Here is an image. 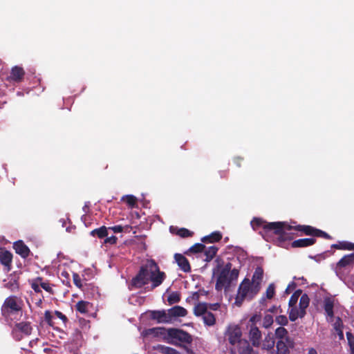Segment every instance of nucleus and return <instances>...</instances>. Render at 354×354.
<instances>
[{"mask_svg":"<svg viewBox=\"0 0 354 354\" xmlns=\"http://www.w3.org/2000/svg\"><path fill=\"white\" fill-rule=\"evenodd\" d=\"M53 315L55 317L56 319H59L64 326H66V323L68 322V318L65 315H64L60 311L55 310Z\"/></svg>","mask_w":354,"mask_h":354,"instance_id":"obj_48","label":"nucleus"},{"mask_svg":"<svg viewBox=\"0 0 354 354\" xmlns=\"http://www.w3.org/2000/svg\"><path fill=\"white\" fill-rule=\"evenodd\" d=\"M243 161V158L240 157V156L235 157L233 159V162H234V163L236 165V166L237 167H241V164H242Z\"/></svg>","mask_w":354,"mask_h":354,"instance_id":"obj_59","label":"nucleus"},{"mask_svg":"<svg viewBox=\"0 0 354 354\" xmlns=\"http://www.w3.org/2000/svg\"><path fill=\"white\" fill-rule=\"evenodd\" d=\"M230 354H256L248 340L242 341L236 347L228 348Z\"/></svg>","mask_w":354,"mask_h":354,"instance_id":"obj_11","label":"nucleus"},{"mask_svg":"<svg viewBox=\"0 0 354 354\" xmlns=\"http://www.w3.org/2000/svg\"><path fill=\"white\" fill-rule=\"evenodd\" d=\"M24 301L21 298L11 295L5 299L1 307V313L6 321L12 320L15 315H22Z\"/></svg>","mask_w":354,"mask_h":354,"instance_id":"obj_3","label":"nucleus"},{"mask_svg":"<svg viewBox=\"0 0 354 354\" xmlns=\"http://www.w3.org/2000/svg\"><path fill=\"white\" fill-rule=\"evenodd\" d=\"M346 338L348 340V344L349 347H353L354 346V336L352 334L351 332L348 331L346 332Z\"/></svg>","mask_w":354,"mask_h":354,"instance_id":"obj_55","label":"nucleus"},{"mask_svg":"<svg viewBox=\"0 0 354 354\" xmlns=\"http://www.w3.org/2000/svg\"><path fill=\"white\" fill-rule=\"evenodd\" d=\"M122 201L125 202L129 207H134L137 203V198L133 195H126L122 196Z\"/></svg>","mask_w":354,"mask_h":354,"instance_id":"obj_38","label":"nucleus"},{"mask_svg":"<svg viewBox=\"0 0 354 354\" xmlns=\"http://www.w3.org/2000/svg\"><path fill=\"white\" fill-rule=\"evenodd\" d=\"M167 330L164 327H155L149 328L145 330L146 335H151L153 337H159L167 333Z\"/></svg>","mask_w":354,"mask_h":354,"instance_id":"obj_30","label":"nucleus"},{"mask_svg":"<svg viewBox=\"0 0 354 354\" xmlns=\"http://www.w3.org/2000/svg\"><path fill=\"white\" fill-rule=\"evenodd\" d=\"M200 290L199 292H194L192 293V295L190 297H188L186 299L187 302L190 303L192 301H198L200 299Z\"/></svg>","mask_w":354,"mask_h":354,"instance_id":"obj_54","label":"nucleus"},{"mask_svg":"<svg viewBox=\"0 0 354 354\" xmlns=\"http://www.w3.org/2000/svg\"><path fill=\"white\" fill-rule=\"evenodd\" d=\"M117 241H118V238L115 236H111L110 237H106L105 239H104V243L105 244H111V245H114L117 243Z\"/></svg>","mask_w":354,"mask_h":354,"instance_id":"obj_56","label":"nucleus"},{"mask_svg":"<svg viewBox=\"0 0 354 354\" xmlns=\"http://www.w3.org/2000/svg\"><path fill=\"white\" fill-rule=\"evenodd\" d=\"M13 248L15 250V252L24 259L27 258L30 252L28 247L22 241H17L15 242L13 244Z\"/></svg>","mask_w":354,"mask_h":354,"instance_id":"obj_18","label":"nucleus"},{"mask_svg":"<svg viewBox=\"0 0 354 354\" xmlns=\"http://www.w3.org/2000/svg\"><path fill=\"white\" fill-rule=\"evenodd\" d=\"M239 274V270L238 269H236V268L232 269L231 268V270L230 271V274H229V277H230L231 283L233 281H235L238 279Z\"/></svg>","mask_w":354,"mask_h":354,"instance_id":"obj_53","label":"nucleus"},{"mask_svg":"<svg viewBox=\"0 0 354 354\" xmlns=\"http://www.w3.org/2000/svg\"><path fill=\"white\" fill-rule=\"evenodd\" d=\"M39 342H41L39 340V339L37 338L35 339H33V340L30 341L29 344H30V346L32 348H33L34 346L37 345V343H39Z\"/></svg>","mask_w":354,"mask_h":354,"instance_id":"obj_62","label":"nucleus"},{"mask_svg":"<svg viewBox=\"0 0 354 354\" xmlns=\"http://www.w3.org/2000/svg\"><path fill=\"white\" fill-rule=\"evenodd\" d=\"M44 321L54 328H58L59 322L56 321L55 317L52 314L50 310H46L44 313Z\"/></svg>","mask_w":354,"mask_h":354,"instance_id":"obj_28","label":"nucleus"},{"mask_svg":"<svg viewBox=\"0 0 354 354\" xmlns=\"http://www.w3.org/2000/svg\"><path fill=\"white\" fill-rule=\"evenodd\" d=\"M274 339L276 340L286 339L289 341L290 339L288 336V330L283 326L278 327L274 331Z\"/></svg>","mask_w":354,"mask_h":354,"instance_id":"obj_25","label":"nucleus"},{"mask_svg":"<svg viewBox=\"0 0 354 354\" xmlns=\"http://www.w3.org/2000/svg\"><path fill=\"white\" fill-rule=\"evenodd\" d=\"M354 261V254H350L347 255H344L337 263V268H345Z\"/></svg>","mask_w":354,"mask_h":354,"instance_id":"obj_24","label":"nucleus"},{"mask_svg":"<svg viewBox=\"0 0 354 354\" xmlns=\"http://www.w3.org/2000/svg\"><path fill=\"white\" fill-rule=\"evenodd\" d=\"M293 228L295 231L299 233L297 234L299 236L306 235L310 236H312L311 238L321 237L326 239H332L331 236L326 232L311 225L299 224L293 225Z\"/></svg>","mask_w":354,"mask_h":354,"instance_id":"obj_5","label":"nucleus"},{"mask_svg":"<svg viewBox=\"0 0 354 354\" xmlns=\"http://www.w3.org/2000/svg\"><path fill=\"white\" fill-rule=\"evenodd\" d=\"M249 337L254 346L259 347L261 345L262 335L257 326H250Z\"/></svg>","mask_w":354,"mask_h":354,"instance_id":"obj_16","label":"nucleus"},{"mask_svg":"<svg viewBox=\"0 0 354 354\" xmlns=\"http://www.w3.org/2000/svg\"><path fill=\"white\" fill-rule=\"evenodd\" d=\"M180 300V294L177 292H171L167 298V301L169 304L171 305L176 303L179 302Z\"/></svg>","mask_w":354,"mask_h":354,"instance_id":"obj_44","label":"nucleus"},{"mask_svg":"<svg viewBox=\"0 0 354 354\" xmlns=\"http://www.w3.org/2000/svg\"><path fill=\"white\" fill-rule=\"evenodd\" d=\"M242 331L241 328L237 325L229 326L225 333V337L231 345L230 347H236L241 342L245 341L241 338Z\"/></svg>","mask_w":354,"mask_h":354,"instance_id":"obj_7","label":"nucleus"},{"mask_svg":"<svg viewBox=\"0 0 354 354\" xmlns=\"http://www.w3.org/2000/svg\"><path fill=\"white\" fill-rule=\"evenodd\" d=\"M12 261V253L8 250L0 248V262L4 266L7 272L10 271L11 269Z\"/></svg>","mask_w":354,"mask_h":354,"instance_id":"obj_15","label":"nucleus"},{"mask_svg":"<svg viewBox=\"0 0 354 354\" xmlns=\"http://www.w3.org/2000/svg\"><path fill=\"white\" fill-rule=\"evenodd\" d=\"M222 239V234L220 232H214L211 234L205 236L201 239L203 243L218 242Z\"/></svg>","mask_w":354,"mask_h":354,"instance_id":"obj_29","label":"nucleus"},{"mask_svg":"<svg viewBox=\"0 0 354 354\" xmlns=\"http://www.w3.org/2000/svg\"><path fill=\"white\" fill-rule=\"evenodd\" d=\"M39 284H40L41 288H42L46 292H48V293H50L51 295L54 294V291L53 290L52 285L48 281H44L43 280V279L41 278V281H40Z\"/></svg>","mask_w":354,"mask_h":354,"instance_id":"obj_46","label":"nucleus"},{"mask_svg":"<svg viewBox=\"0 0 354 354\" xmlns=\"http://www.w3.org/2000/svg\"><path fill=\"white\" fill-rule=\"evenodd\" d=\"M232 263L228 262L225 265V266L220 271V272L217 277V279H216V285H215V289L217 291H221L224 288L225 289H227L230 287L231 281L230 279L229 274H230V271L232 268Z\"/></svg>","mask_w":354,"mask_h":354,"instance_id":"obj_6","label":"nucleus"},{"mask_svg":"<svg viewBox=\"0 0 354 354\" xmlns=\"http://www.w3.org/2000/svg\"><path fill=\"white\" fill-rule=\"evenodd\" d=\"M275 345V339L271 336L270 334L267 335L265 337V339L263 341L261 344V348L263 350L270 351L273 349Z\"/></svg>","mask_w":354,"mask_h":354,"instance_id":"obj_27","label":"nucleus"},{"mask_svg":"<svg viewBox=\"0 0 354 354\" xmlns=\"http://www.w3.org/2000/svg\"><path fill=\"white\" fill-rule=\"evenodd\" d=\"M302 291L301 290H296L290 297L288 302L289 307L293 308L295 307L296 304L297 303L298 299L301 295Z\"/></svg>","mask_w":354,"mask_h":354,"instance_id":"obj_40","label":"nucleus"},{"mask_svg":"<svg viewBox=\"0 0 354 354\" xmlns=\"http://www.w3.org/2000/svg\"><path fill=\"white\" fill-rule=\"evenodd\" d=\"M205 249V245L202 243H195L192 247L189 248L188 251L185 252L186 254L189 253H198L203 252Z\"/></svg>","mask_w":354,"mask_h":354,"instance_id":"obj_41","label":"nucleus"},{"mask_svg":"<svg viewBox=\"0 0 354 354\" xmlns=\"http://www.w3.org/2000/svg\"><path fill=\"white\" fill-rule=\"evenodd\" d=\"M167 334L169 338L183 343L191 344L193 340L192 335L189 333L178 328H168Z\"/></svg>","mask_w":354,"mask_h":354,"instance_id":"obj_8","label":"nucleus"},{"mask_svg":"<svg viewBox=\"0 0 354 354\" xmlns=\"http://www.w3.org/2000/svg\"><path fill=\"white\" fill-rule=\"evenodd\" d=\"M295 286H296L295 283L292 282L290 284H289V285L288 286L287 288H286V290H285V292H286V294H289V293L290 292V290H291V289H294V288H295Z\"/></svg>","mask_w":354,"mask_h":354,"instance_id":"obj_61","label":"nucleus"},{"mask_svg":"<svg viewBox=\"0 0 354 354\" xmlns=\"http://www.w3.org/2000/svg\"><path fill=\"white\" fill-rule=\"evenodd\" d=\"M208 310L207 303L198 302L195 304L194 314L196 317L203 316Z\"/></svg>","mask_w":354,"mask_h":354,"instance_id":"obj_23","label":"nucleus"},{"mask_svg":"<svg viewBox=\"0 0 354 354\" xmlns=\"http://www.w3.org/2000/svg\"><path fill=\"white\" fill-rule=\"evenodd\" d=\"M203 319L204 324L209 326H214L216 323V317H215L214 315L211 312L207 311V313H206L203 316Z\"/></svg>","mask_w":354,"mask_h":354,"instance_id":"obj_37","label":"nucleus"},{"mask_svg":"<svg viewBox=\"0 0 354 354\" xmlns=\"http://www.w3.org/2000/svg\"><path fill=\"white\" fill-rule=\"evenodd\" d=\"M90 303L84 301H80L75 305L76 310L81 313H86L88 312V307Z\"/></svg>","mask_w":354,"mask_h":354,"instance_id":"obj_39","label":"nucleus"},{"mask_svg":"<svg viewBox=\"0 0 354 354\" xmlns=\"http://www.w3.org/2000/svg\"><path fill=\"white\" fill-rule=\"evenodd\" d=\"M299 308H307L309 306L310 299L306 293L300 295Z\"/></svg>","mask_w":354,"mask_h":354,"instance_id":"obj_43","label":"nucleus"},{"mask_svg":"<svg viewBox=\"0 0 354 354\" xmlns=\"http://www.w3.org/2000/svg\"><path fill=\"white\" fill-rule=\"evenodd\" d=\"M275 321L279 325H281V326H286L288 323V318L286 315L277 316L275 319Z\"/></svg>","mask_w":354,"mask_h":354,"instance_id":"obj_50","label":"nucleus"},{"mask_svg":"<svg viewBox=\"0 0 354 354\" xmlns=\"http://www.w3.org/2000/svg\"><path fill=\"white\" fill-rule=\"evenodd\" d=\"M258 285H253L250 280L245 278L240 283L235 298V304L241 306L245 299L252 300L259 293Z\"/></svg>","mask_w":354,"mask_h":354,"instance_id":"obj_4","label":"nucleus"},{"mask_svg":"<svg viewBox=\"0 0 354 354\" xmlns=\"http://www.w3.org/2000/svg\"><path fill=\"white\" fill-rule=\"evenodd\" d=\"M261 319V315L259 314L253 315L249 320V324L250 326H256L257 323L260 322Z\"/></svg>","mask_w":354,"mask_h":354,"instance_id":"obj_52","label":"nucleus"},{"mask_svg":"<svg viewBox=\"0 0 354 354\" xmlns=\"http://www.w3.org/2000/svg\"><path fill=\"white\" fill-rule=\"evenodd\" d=\"M170 232L172 234H176L178 236L182 238H187L192 236L194 234V232L189 230L188 229L182 227V228H174L173 227H170Z\"/></svg>","mask_w":354,"mask_h":354,"instance_id":"obj_26","label":"nucleus"},{"mask_svg":"<svg viewBox=\"0 0 354 354\" xmlns=\"http://www.w3.org/2000/svg\"><path fill=\"white\" fill-rule=\"evenodd\" d=\"M151 319L156 320L157 323H170L168 312L166 310H151L149 312Z\"/></svg>","mask_w":354,"mask_h":354,"instance_id":"obj_13","label":"nucleus"},{"mask_svg":"<svg viewBox=\"0 0 354 354\" xmlns=\"http://www.w3.org/2000/svg\"><path fill=\"white\" fill-rule=\"evenodd\" d=\"M269 224L270 223L266 222V221L260 218H254L251 221V226L254 230H257L259 228L262 227V231L260 232V234L267 241H269V237L271 235V230L267 229V225Z\"/></svg>","mask_w":354,"mask_h":354,"instance_id":"obj_10","label":"nucleus"},{"mask_svg":"<svg viewBox=\"0 0 354 354\" xmlns=\"http://www.w3.org/2000/svg\"><path fill=\"white\" fill-rule=\"evenodd\" d=\"M218 250V248L216 246H210L207 248H205L203 250L204 254L205 256V261L207 262L210 261L216 256Z\"/></svg>","mask_w":354,"mask_h":354,"instance_id":"obj_33","label":"nucleus"},{"mask_svg":"<svg viewBox=\"0 0 354 354\" xmlns=\"http://www.w3.org/2000/svg\"><path fill=\"white\" fill-rule=\"evenodd\" d=\"M316 243L315 238H304L293 241L290 245L293 248H307L314 245Z\"/></svg>","mask_w":354,"mask_h":354,"instance_id":"obj_20","label":"nucleus"},{"mask_svg":"<svg viewBox=\"0 0 354 354\" xmlns=\"http://www.w3.org/2000/svg\"><path fill=\"white\" fill-rule=\"evenodd\" d=\"M343 328V323L340 317H337L336 319L335 322L334 323V329L335 330H341Z\"/></svg>","mask_w":354,"mask_h":354,"instance_id":"obj_57","label":"nucleus"},{"mask_svg":"<svg viewBox=\"0 0 354 354\" xmlns=\"http://www.w3.org/2000/svg\"><path fill=\"white\" fill-rule=\"evenodd\" d=\"M208 309L212 310H217L220 307V305L218 303L215 304H207Z\"/></svg>","mask_w":354,"mask_h":354,"instance_id":"obj_60","label":"nucleus"},{"mask_svg":"<svg viewBox=\"0 0 354 354\" xmlns=\"http://www.w3.org/2000/svg\"><path fill=\"white\" fill-rule=\"evenodd\" d=\"M41 281V277H38L37 278H35L32 283H31V288L34 290V291L37 293H40L41 292V290L40 289L41 286H40V281Z\"/></svg>","mask_w":354,"mask_h":354,"instance_id":"obj_45","label":"nucleus"},{"mask_svg":"<svg viewBox=\"0 0 354 354\" xmlns=\"http://www.w3.org/2000/svg\"><path fill=\"white\" fill-rule=\"evenodd\" d=\"M275 295V286L274 283H270L268 286L266 291V296H263L260 299V304H263L266 301V299H271Z\"/></svg>","mask_w":354,"mask_h":354,"instance_id":"obj_31","label":"nucleus"},{"mask_svg":"<svg viewBox=\"0 0 354 354\" xmlns=\"http://www.w3.org/2000/svg\"><path fill=\"white\" fill-rule=\"evenodd\" d=\"M306 308H299V317H303L306 315Z\"/></svg>","mask_w":354,"mask_h":354,"instance_id":"obj_63","label":"nucleus"},{"mask_svg":"<svg viewBox=\"0 0 354 354\" xmlns=\"http://www.w3.org/2000/svg\"><path fill=\"white\" fill-rule=\"evenodd\" d=\"M332 248L337 250H354V243L347 241L339 242L332 245Z\"/></svg>","mask_w":354,"mask_h":354,"instance_id":"obj_35","label":"nucleus"},{"mask_svg":"<svg viewBox=\"0 0 354 354\" xmlns=\"http://www.w3.org/2000/svg\"><path fill=\"white\" fill-rule=\"evenodd\" d=\"M263 270L261 267H257L252 275V280L250 281L253 285H258V288L261 289V283L263 279Z\"/></svg>","mask_w":354,"mask_h":354,"instance_id":"obj_22","label":"nucleus"},{"mask_svg":"<svg viewBox=\"0 0 354 354\" xmlns=\"http://www.w3.org/2000/svg\"><path fill=\"white\" fill-rule=\"evenodd\" d=\"M174 259L179 268L185 272L191 271V266L188 259L181 254L176 253L174 254Z\"/></svg>","mask_w":354,"mask_h":354,"instance_id":"obj_19","label":"nucleus"},{"mask_svg":"<svg viewBox=\"0 0 354 354\" xmlns=\"http://www.w3.org/2000/svg\"><path fill=\"white\" fill-rule=\"evenodd\" d=\"M82 344V336L80 332L77 331L73 334V338L71 340L68 344V348L76 354L79 347H80Z\"/></svg>","mask_w":354,"mask_h":354,"instance_id":"obj_14","label":"nucleus"},{"mask_svg":"<svg viewBox=\"0 0 354 354\" xmlns=\"http://www.w3.org/2000/svg\"><path fill=\"white\" fill-rule=\"evenodd\" d=\"M334 303L333 301L330 298H326L324 299V308L327 315V316L330 317H333L334 312H333Z\"/></svg>","mask_w":354,"mask_h":354,"instance_id":"obj_32","label":"nucleus"},{"mask_svg":"<svg viewBox=\"0 0 354 354\" xmlns=\"http://www.w3.org/2000/svg\"><path fill=\"white\" fill-rule=\"evenodd\" d=\"M32 326L31 322H21L15 324L12 330V334L16 339L20 340L21 337L19 335V333H21L26 336H29L32 333Z\"/></svg>","mask_w":354,"mask_h":354,"instance_id":"obj_9","label":"nucleus"},{"mask_svg":"<svg viewBox=\"0 0 354 354\" xmlns=\"http://www.w3.org/2000/svg\"><path fill=\"white\" fill-rule=\"evenodd\" d=\"M108 228L105 226H102L99 228L95 229L90 232L93 236H97L99 239H103L108 235Z\"/></svg>","mask_w":354,"mask_h":354,"instance_id":"obj_34","label":"nucleus"},{"mask_svg":"<svg viewBox=\"0 0 354 354\" xmlns=\"http://www.w3.org/2000/svg\"><path fill=\"white\" fill-rule=\"evenodd\" d=\"M273 324V317L271 315H266L263 319V326L268 328Z\"/></svg>","mask_w":354,"mask_h":354,"instance_id":"obj_47","label":"nucleus"},{"mask_svg":"<svg viewBox=\"0 0 354 354\" xmlns=\"http://www.w3.org/2000/svg\"><path fill=\"white\" fill-rule=\"evenodd\" d=\"M25 75V71L19 66H15L12 68L10 74L8 77L10 82L20 83L23 81Z\"/></svg>","mask_w":354,"mask_h":354,"instance_id":"obj_12","label":"nucleus"},{"mask_svg":"<svg viewBox=\"0 0 354 354\" xmlns=\"http://www.w3.org/2000/svg\"><path fill=\"white\" fill-rule=\"evenodd\" d=\"M170 322L174 317H185L187 315V310L180 306H175L167 310Z\"/></svg>","mask_w":354,"mask_h":354,"instance_id":"obj_21","label":"nucleus"},{"mask_svg":"<svg viewBox=\"0 0 354 354\" xmlns=\"http://www.w3.org/2000/svg\"><path fill=\"white\" fill-rule=\"evenodd\" d=\"M158 351L162 354H180V352H178L175 348L164 345L158 346Z\"/></svg>","mask_w":354,"mask_h":354,"instance_id":"obj_42","label":"nucleus"},{"mask_svg":"<svg viewBox=\"0 0 354 354\" xmlns=\"http://www.w3.org/2000/svg\"><path fill=\"white\" fill-rule=\"evenodd\" d=\"M275 344L277 354H289V348L293 346V342L291 339H289V341L286 339L277 340Z\"/></svg>","mask_w":354,"mask_h":354,"instance_id":"obj_17","label":"nucleus"},{"mask_svg":"<svg viewBox=\"0 0 354 354\" xmlns=\"http://www.w3.org/2000/svg\"><path fill=\"white\" fill-rule=\"evenodd\" d=\"M166 278L164 272L160 271L159 266L153 259H147L142 265L137 274L132 279L131 285L140 288L151 281L152 288L160 286Z\"/></svg>","mask_w":354,"mask_h":354,"instance_id":"obj_1","label":"nucleus"},{"mask_svg":"<svg viewBox=\"0 0 354 354\" xmlns=\"http://www.w3.org/2000/svg\"><path fill=\"white\" fill-rule=\"evenodd\" d=\"M109 229L111 230L114 233H120L123 232L124 227L122 225H115L109 227Z\"/></svg>","mask_w":354,"mask_h":354,"instance_id":"obj_58","label":"nucleus"},{"mask_svg":"<svg viewBox=\"0 0 354 354\" xmlns=\"http://www.w3.org/2000/svg\"><path fill=\"white\" fill-rule=\"evenodd\" d=\"M267 226V229L271 230V234H274L277 236L275 242L281 247H283L286 241L292 240L295 235L290 232L294 230L293 225L287 222H270Z\"/></svg>","mask_w":354,"mask_h":354,"instance_id":"obj_2","label":"nucleus"},{"mask_svg":"<svg viewBox=\"0 0 354 354\" xmlns=\"http://www.w3.org/2000/svg\"><path fill=\"white\" fill-rule=\"evenodd\" d=\"M73 281L74 284L79 288H82L83 285L82 283L81 278L80 275L77 273H73Z\"/></svg>","mask_w":354,"mask_h":354,"instance_id":"obj_51","label":"nucleus"},{"mask_svg":"<svg viewBox=\"0 0 354 354\" xmlns=\"http://www.w3.org/2000/svg\"><path fill=\"white\" fill-rule=\"evenodd\" d=\"M4 286L10 290L11 291H15L19 289L18 279L15 277H11L8 279V281L5 283Z\"/></svg>","mask_w":354,"mask_h":354,"instance_id":"obj_36","label":"nucleus"},{"mask_svg":"<svg viewBox=\"0 0 354 354\" xmlns=\"http://www.w3.org/2000/svg\"><path fill=\"white\" fill-rule=\"evenodd\" d=\"M299 310L296 307L291 308L289 310V319L292 322H295L299 317Z\"/></svg>","mask_w":354,"mask_h":354,"instance_id":"obj_49","label":"nucleus"},{"mask_svg":"<svg viewBox=\"0 0 354 354\" xmlns=\"http://www.w3.org/2000/svg\"><path fill=\"white\" fill-rule=\"evenodd\" d=\"M339 339H344V333L342 329L336 330Z\"/></svg>","mask_w":354,"mask_h":354,"instance_id":"obj_64","label":"nucleus"}]
</instances>
